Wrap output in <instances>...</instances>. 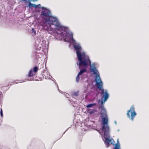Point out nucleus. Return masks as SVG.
Returning a JSON list of instances; mask_svg holds the SVG:
<instances>
[{"mask_svg": "<svg viewBox=\"0 0 149 149\" xmlns=\"http://www.w3.org/2000/svg\"><path fill=\"white\" fill-rule=\"evenodd\" d=\"M40 17L38 19L42 28L48 31L49 29L54 31L56 29L61 31L62 26L59 23L57 19L52 16L51 11L45 8H43L40 15Z\"/></svg>", "mask_w": 149, "mask_h": 149, "instance_id": "nucleus-1", "label": "nucleus"}, {"mask_svg": "<svg viewBox=\"0 0 149 149\" xmlns=\"http://www.w3.org/2000/svg\"><path fill=\"white\" fill-rule=\"evenodd\" d=\"M90 71L91 72H93L94 74H96V78L95 81L96 82V85L97 87L101 90L100 94L101 95H103L102 98H104V102H105L108 98L109 96V94L107 91L104 92V90L103 89H102L103 86L102 82L100 78L99 74L97 73L98 72L97 70L95 67H93L91 66L90 68Z\"/></svg>", "mask_w": 149, "mask_h": 149, "instance_id": "nucleus-2", "label": "nucleus"}, {"mask_svg": "<svg viewBox=\"0 0 149 149\" xmlns=\"http://www.w3.org/2000/svg\"><path fill=\"white\" fill-rule=\"evenodd\" d=\"M101 116L103 125L102 130L104 132V136L107 137L109 133V129L108 126V119L106 110L104 108L101 111Z\"/></svg>", "mask_w": 149, "mask_h": 149, "instance_id": "nucleus-3", "label": "nucleus"}, {"mask_svg": "<svg viewBox=\"0 0 149 149\" xmlns=\"http://www.w3.org/2000/svg\"><path fill=\"white\" fill-rule=\"evenodd\" d=\"M79 69L80 70L78 74L81 75L82 74L87 71V67L88 63L91 65V62L89 58H86L85 59L78 60Z\"/></svg>", "mask_w": 149, "mask_h": 149, "instance_id": "nucleus-4", "label": "nucleus"}, {"mask_svg": "<svg viewBox=\"0 0 149 149\" xmlns=\"http://www.w3.org/2000/svg\"><path fill=\"white\" fill-rule=\"evenodd\" d=\"M73 47L76 51L77 56L78 60L85 59L86 58H89L86 56L84 52L81 53V49L80 45L75 44L73 45Z\"/></svg>", "mask_w": 149, "mask_h": 149, "instance_id": "nucleus-5", "label": "nucleus"}, {"mask_svg": "<svg viewBox=\"0 0 149 149\" xmlns=\"http://www.w3.org/2000/svg\"><path fill=\"white\" fill-rule=\"evenodd\" d=\"M127 115L129 118H131L132 120H134L135 116L136 115V113L135 112L133 106H132L130 109L128 111Z\"/></svg>", "mask_w": 149, "mask_h": 149, "instance_id": "nucleus-6", "label": "nucleus"}, {"mask_svg": "<svg viewBox=\"0 0 149 149\" xmlns=\"http://www.w3.org/2000/svg\"><path fill=\"white\" fill-rule=\"evenodd\" d=\"M36 75V73L34 72L32 70H29L28 74V77H32Z\"/></svg>", "mask_w": 149, "mask_h": 149, "instance_id": "nucleus-7", "label": "nucleus"}, {"mask_svg": "<svg viewBox=\"0 0 149 149\" xmlns=\"http://www.w3.org/2000/svg\"><path fill=\"white\" fill-rule=\"evenodd\" d=\"M105 143L107 146V147H108L109 146V143L111 141V140L109 139L108 138L105 137Z\"/></svg>", "mask_w": 149, "mask_h": 149, "instance_id": "nucleus-8", "label": "nucleus"}, {"mask_svg": "<svg viewBox=\"0 0 149 149\" xmlns=\"http://www.w3.org/2000/svg\"><path fill=\"white\" fill-rule=\"evenodd\" d=\"M29 8H32V7L37 8L38 5H36L34 4L31 3L30 2L29 3Z\"/></svg>", "mask_w": 149, "mask_h": 149, "instance_id": "nucleus-9", "label": "nucleus"}, {"mask_svg": "<svg viewBox=\"0 0 149 149\" xmlns=\"http://www.w3.org/2000/svg\"><path fill=\"white\" fill-rule=\"evenodd\" d=\"M38 68H39L38 67L35 66L33 68L32 70L34 72L36 73L37 72L38 70Z\"/></svg>", "mask_w": 149, "mask_h": 149, "instance_id": "nucleus-10", "label": "nucleus"}, {"mask_svg": "<svg viewBox=\"0 0 149 149\" xmlns=\"http://www.w3.org/2000/svg\"><path fill=\"white\" fill-rule=\"evenodd\" d=\"M114 149H120V145L118 142L116 144Z\"/></svg>", "mask_w": 149, "mask_h": 149, "instance_id": "nucleus-11", "label": "nucleus"}, {"mask_svg": "<svg viewBox=\"0 0 149 149\" xmlns=\"http://www.w3.org/2000/svg\"><path fill=\"white\" fill-rule=\"evenodd\" d=\"M44 73H45V74H43V75L44 77H45V78H46V74L47 75V76H48V74L46 70H45L44 71H43Z\"/></svg>", "mask_w": 149, "mask_h": 149, "instance_id": "nucleus-12", "label": "nucleus"}, {"mask_svg": "<svg viewBox=\"0 0 149 149\" xmlns=\"http://www.w3.org/2000/svg\"><path fill=\"white\" fill-rule=\"evenodd\" d=\"M96 104L95 103H94L93 104H89L86 106L87 108L91 107L93 106H94L96 105Z\"/></svg>", "mask_w": 149, "mask_h": 149, "instance_id": "nucleus-13", "label": "nucleus"}, {"mask_svg": "<svg viewBox=\"0 0 149 149\" xmlns=\"http://www.w3.org/2000/svg\"><path fill=\"white\" fill-rule=\"evenodd\" d=\"M95 111L94 109H92V110L90 109L88 111L89 113L90 114H92Z\"/></svg>", "mask_w": 149, "mask_h": 149, "instance_id": "nucleus-14", "label": "nucleus"}, {"mask_svg": "<svg viewBox=\"0 0 149 149\" xmlns=\"http://www.w3.org/2000/svg\"><path fill=\"white\" fill-rule=\"evenodd\" d=\"M79 74H78L76 77V81L77 82H78L79 80V79H80V78H79Z\"/></svg>", "mask_w": 149, "mask_h": 149, "instance_id": "nucleus-15", "label": "nucleus"}, {"mask_svg": "<svg viewBox=\"0 0 149 149\" xmlns=\"http://www.w3.org/2000/svg\"><path fill=\"white\" fill-rule=\"evenodd\" d=\"M70 35L71 36V38L72 40V41H74V39L73 37V34L72 33H71L70 34Z\"/></svg>", "mask_w": 149, "mask_h": 149, "instance_id": "nucleus-16", "label": "nucleus"}, {"mask_svg": "<svg viewBox=\"0 0 149 149\" xmlns=\"http://www.w3.org/2000/svg\"><path fill=\"white\" fill-rule=\"evenodd\" d=\"M74 95L76 96H78V93L77 92L75 93L74 94Z\"/></svg>", "mask_w": 149, "mask_h": 149, "instance_id": "nucleus-17", "label": "nucleus"}, {"mask_svg": "<svg viewBox=\"0 0 149 149\" xmlns=\"http://www.w3.org/2000/svg\"><path fill=\"white\" fill-rule=\"evenodd\" d=\"M0 113H1V116L2 117L3 116V113H2V109H1V110Z\"/></svg>", "mask_w": 149, "mask_h": 149, "instance_id": "nucleus-18", "label": "nucleus"}, {"mask_svg": "<svg viewBox=\"0 0 149 149\" xmlns=\"http://www.w3.org/2000/svg\"><path fill=\"white\" fill-rule=\"evenodd\" d=\"M99 102H101V104H102L103 103V101H100V100H99Z\"/></svg>", "mask_w": 149, "mask_h": 149, "instance_id": "nucleus-19", "label": "nucleus"}, {"mask_svg": "<svg viewBox=\"0 0 149 149\" xmlns=\"http://www.w3.org/2000/svg\"><path fill=\"white\" fill-rule=\"evenodd\" d=\"M22 1H26V0H22Z\"/></svg>", "mask_w": 149, "mask_h": 149, "instance_id": "nucleus-20", "label": "nucleus"}, {"mask_svg": "<svg viewBox=\"0 0 149 149\" xmlns=\"http://www.w3.org/2000/svg\"><path fill=\"white\" fill-rule=\"evenodd\" d=\"M32 29L33 31H34V30L33 29Z\"/></svg>", "mask_w": 149, "mask_h": 149, "instance_id": "nucleus-21", "label": "nucleus"}, {"mask_svg": "<svg viewBox=\"0 0 149 149\" xmlns=\"http://www.w3.org/2000/svg\"><path fill=\"white\" fill-rule=\"evenodd\" d=\"M36 33V32L34 31V33Z\"/></svg>", "mask_w": 149, "mask_h": 149, "instance_id": "nucleus-22", "label": "nucleus"}, {"mask_svg": "<svg viewBox=\"0 0 149 149\" xmlns=\"http://www.w3.org/2000/svg\"><path fill=\"white\" fill-rule=\"evenodd\" d=\"M1 95V94H0V95Z\"/></svg>", "mask_w": 149, "mask_h": 149, "instance_id": "nucleus-23", "label": "nucleus"}]
</instances>
